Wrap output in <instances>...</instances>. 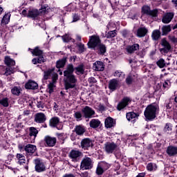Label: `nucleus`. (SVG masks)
<instances>
[{
	"mask_svg": "<svg viewBox=\"0 0 177 177\" xmlns=\"http://www.w3.org/2000/svg\"><path fill=\"white\" fill-rule=\"evenodd\" d=\"M74 73V66L73 64L68 65L66 70L64 71V81L65 89H73L75 88L77 84V77L73 74Z\"/></svg>",
	"mask_w": 177,
	"mask_h": 177,
	"instance_id": "obj_1",
	"label": "nucleus"
},
{
	"mask_svg": "<svg viewBox=\"0 0 177 177\" xmlns=\"http://www.w3.org/2000/svg\"><path fill=\"white\" fill-rule=\"evenodd\" d=\"M158 110H160V106L158 104H151L148 105L144 112L145 118L149 120V121L154 120Z\"/></svg>",
	"mask_w": 177,
	"mask_h": 177,
	"instance_id": "obj_2",
	"label": "nucleus"
},
{
	"mask_svg": "<svg viewBox=\"0 0 177 177\" xmlns=\"http://www.w3.org/2000/svg\"><path fill=\"white\" fill-rule=\"evenodd\" d=\"M102 44V40L100 37L97 35H92L89 37V41L87 44L88 48L91 49H95L97 48Z\"/></svg>",
	"mask_w": 177,
	"mask_h": 177,
	"instance_id": "obj_3",
	"label": "nucleus"
},
{
	"mask_svg": "<svg viewBox=\"0 0 177 177\" xmlns=\"http://www.w3.org/2000/svg\"><path fill=\"white\" fill-rule=\"evenodd\" d=\"M81 169H92L93 168V160L89 157H85L82 159L80 164Z\"/></svg>",
	"mask_w": 177,
	"mask_h": 177,
	"instance_id": "obj_4",
	"label": "nucleus"
},
{
	"mask_svg": "<svg viewBox=\"0 0 177 177\" xmlns=\"http://www.w3.org/2000/svg\"><path fill=\"white\" fill-rule=\"evenodd\" d=\"M34 164L36 172H44V171H46V166L42 160L39 158L35 159Z\"/></svg>",
	"mask_w": 177,
	"mask_h": 177,
	"instance_id": "obj_5",
	"label": "nucleus"
},
{
	"mask_svg": "<svg viewBox=\"0 0 177 177\" xmlns=\"http://www.w3.org/2000/svg\"><path fill=\"white\" fill-rule=\"evenodd\" d=\"M80 147L83 150H89L90 147H93V141L89 138H86L82 140Z\"/></svg>",
	"mask_w": 177,
	"mask_h": 177,
	"instance_id": "obj_6",
	"label": "nucleus"
},
{
	"mask_svg": "<svg viewBox=\"0 0 177 177\" xmlns=\"http://www.w3.org/2000/svg\"><path fill=\"white\" fill-rule=\"evenodd\" d=\"M104 149L106 154H113L117 150V144L107 142L104 145Z\"/></svg>",
	"mask_w": 177,
	"mask_h": 177,
	"instance_id": "obj_7",
	"label": "nucleus"
},
{
	"mask_svg": "<svg viewBox=\"0 0 177 177\" xmlns=\"http://www.w3.org/2000/svg\"><path fill=\"white\" fill-rule=\"evenodd\" d=\"M82 113H83L84 118H92V117L95 115V110L88 106H86L83 108L82 109Z\"/></svg>",
	"mask_w": 177,
	"mask_h": 177,
	"instance_id": "obj_8",
	"label": "nucleus"
},
{
	"mask_svg": "<svg viewBox=\"0 0 177 177\" xmlns=\"http://www.w3.org/2000/svg\"><path fill=\"white\" fill-rule=\"evenodd\" d=\"M44 142L46 147H53L54 146H55L57 140L55 137L46 136L44 137Z\"/></svg>",
	"mask_w": 177,
	"mask_h": 177,
	"instance_id": "obj_9",
	"label": "nucleus"
},
{
	"mask_svg": "<svg viewBox=\"0 0 177 177\" xmlns=\"http://www.w3.org/2000/svg\"><path fill=\"white\" fill-rule=\"evenodd\" d=\"M174 16L175 13L173 12L165 13L162 18V23H164V24H169V23L172 21V19H174Z\"/></svg>",
	"mask_w": 177,
	"mask_h": 177,
	"instance_id": "obj_10",
	"label": "nucleus"
},
{
	"mask_svg": "<svg viewBox=\"0 0 177 177\" xmlns=\"http://www.w3.org/2000/svg\"><path fill=\"white\" fill-rule=\"evenodd\" d=\"M118 88H120V82L117 79H112L109 81V88L110 91L114 92V91H116Z\"/></svg>",
	"mask_w": 177,
	"mask_h": 177,
	"instance_id": "obj_11",
	"label": "nucleus"
},
{
	"mask_svg": "<svg viewBox=\"0 0 177 177\" xmlns=\"http://www.w3.org/2000/svg\"><path fill=\"white\" fill-rule=\"evenodd\" d=\"M161 45L164 46V48L160 49V52H164V53H168V52L171 50V44H169V42H168V41H167L165 38L162 39Z\"/></svg>",
	"mask_w": 177,
	"mask_h": 177,
	"instance_id": "obj_12",
	"label": "nucleus"
},
{
	"mask_svg": "<svg viewBox=\"0 0 177 177\" xmlns=\"http://www.w3.org/2000/svg\"><path fill=\"white\" fill-rule=\"evenodd\" d=\"M35 121L37 124H44L46 121V115L44 113H38L35 115Z\"/></svg>",
	"mask_w": 177,
	"mask_h": 177,
	"instance_id": "obj_13",
	"label": "nucleus"
},
{
	"mask_svg": "<svg viewBox=\"0 0 177 177\" xmlns=\"http://www.w3.org/2000/svg\"><path fill=\"white\" fill-rule=\"evenodd\" d=\"M140 46H139V44H134L131 46H127L126 47V52H127L129 55H132V53H135L136 50H139Z\"/></svg>",
	"mask_w": 177,
	"mask_h": 177,
	"instance_id": "obj_14",
	"label": "nucleus"
},
{
	"mask_svg": "<svg viewBox=\"0 0 177 177\" xmlns=\"http://www.w3.org/2000/svg\"><path fill=\"white\" fill-rule=\"evenodd\" d=\"M37 150V147L34 145L28 144L24 147V151L26 154L31 156V154H34Z\"/></svg>",
	"mask_w": 177,
	"mask_h": 177,
	"instance_id": "obj_15",
	"label": "nucleus"
},
{
	"mask_svg": "<svg viewBox=\"0 0 177 177\" xmlns=\"http://www.w3.org/2000/svg\"><path fill=\"white\" fill-rule=\"evenodd\" d=\"M93 69L95 70V71H104V64L100 61H96L93 64Z\"/></svg>",
	"mask_w": 177,
	"mask_h": 177,
	"instance_id": "obj_16",
	"label": "nucleus"
},
{
	"mask_svg": "<svg viewBox=\"0 0 177 177\" xmlns=\"http://www.w3.org/2000/svg\"><path fill=\"white\" fill-rule=\"evenodd\" d=\"M127 119L131 122H135L139 118V113L135 112H129L126 115Z\"/></svg>",
	"mask_w": 177,
	"mask_h": 177,
	"instance_id": "obj_17",
	"label": "nucleus"
},
{
	"mask_svg": "<svg viewBox=\"0 0 177 177\" xmlns=\"http://www.w3.org/2000/svg\"><path fill=\"white\" fill-rule=\"evenodd\" d=\"M129 102H131V100L129 99V97L123 98L122 102H120L118 104L117 109L119 111H121V110H122V109H124V107H127V106H128V103H129Z\"/></svg>",
	"mask_w": 177,
	"mask_h": 177,
	"instance_id": "obj_18",
	"label": "nucleus"
},
{
	"mask_svg": "<svg viewBox=\"0 0 177 177\" xmlns=\"http://www.w3.org/2000/svg\"><path fill=\"white\" fill-rule=\"evenodd\" d=\"M166 152L169 157H175L177 155V147L169 146L167 148Z\"/></svg>",
	"mask_w": 177,
	"mask_h": 177,
	"instance_id": "obj_19",
	"label": "nucleus"
},
{
	"mask_svg": "<svg viewBox=\"0 0 177 177\" xmlns=\"http://www.w3.org/2000/svg\"><path fill=\"white\" fill-rule=\"evenodd\" d=\"M105 128H113L115 127V120L112 118H106L104 121Z\"/></svg>",
	"mask_w": 177,
	"mask_h": 177,
	"instance_id": "obj_20",
	"label": "nucleus"
},
{
	"mask_svg": "<svg viewBox=\"0 0 177 177\" xmlns=\"http://www.w3.org/2000/svg\"><path fill=\"white\" fill-rule=\"evenodd\" d=\"M147 32H149L147 28L142 27L138 29L136 35L138 38H143V37H146Z\"/></svg>",
	"mask_w": 177,
	"mask_h": 177,
	"instance_id": "obj_21",
	"label": "nucleus"
},
{
	"mask_svg": "<svg viewBox=\"0 0 177 177\" xmlns=\"http://www.w3.org/2000/svg\"><path fill=\"white\" fill-rule=\"evenodd\" d=\"M25 88L26 89H38V83L29 80L26 84Z\"/></svg>",
	"mask_w": 177,
	"mask_h": 177,
	"instance_id": "obj_22",
	"label": "nucleus"
},
{
	"mask_svg": "<svg viewBox=\"0 0 177 177\" xmlns=\"http://www.w3.org/2000/svg\"><path fill=\"white\" fill-rule=\"evenodd\" d=\"M73 132H75L79 136H81L85 133V127L82 125L75 126Z\"/></svg>",
	"mask_w": 177,
	"mask_h": 177,
	"instance_id": "obj_23",
	"label": "nucleus"
},
{
	"mask_svg": "<svg viewBox=\"0 0 177 177\" xmlns=\"http://www.w3.org/2000/svg\"><path fill=\"white\" fill-rule=\"evenodd\" d=\"M81 154H82V153L78 150H72L69 153V157L73 160H76L78 157H81Z\"/></svg>",
	"mask_w": 177,
	"mask_h": 177,
	"instance_id": "obj_24",
	"label": "nucleus"
},
{
	"mask_svg": "<svg viewBox=\"0 0 177 177\" xmlns=\"http://www.w3.org/2000/svg\"><path fill=\"white\" fill-rule=\"evenodd\" d=\"M39 15V11L37 9L29 10L28 12V17H31L32 19H35Z\"/></svg>",
	"mask_w": 177,
	"mask_h": 177,
	"instance_id": "obj_25",
	"label": "nucleus"
},
{
	"mask_svg": "<svg viewBox=\"0 0 177 177\" xmlns=\"http://www.w3.org/2000/svg\"><path fill=\"white\" fill-rule=\"evenodd\" d=\"M53 71H55V68H49L47 71L44 72V80H50L52 78V74H53Z\"/></svg>",
	"mask_w": 177,
	"mask_h": 177,
	"instance_id": "obj_26",
	"label": "nucleus"
},
{
	"mask_svg": "<svg viewBox=\"0 0 177 177\" xmlns=\"http://www.w3.org/2000/svg\"><path fill=\"white\" fill-rule=\"evenodd\" d=\"M151 38L153 41H158L161 38V32L160 30H154L152 32Z\"/></svg>",
	"mask_w": 177,
	"mask_h": 177,
	"instance_id": "obj_27",
	"label": "nucleus"
},
{
	"mask_svg": "<svg viewBox=\"0 0 177 177\" xmlns=\"http://www.w3.org/2000/svg\"><path fill=\"white\" fill-rule=\"evenodd\" d=\"M91 128H99L100 127V120L97 119H93L90 121Z\"/></svg>",
	"mask_w": 177,
	"mask_h": 177,
	"instance_id": "obj_28",
	"label": "nucleus"
},
{
	"mask_svg": "<svg viewBox=\"0 0 177 177\" xmlns=\"http://www.w3.org/2000/svg\"><path fill=\"white\" fill-rule=\"evenodd\" d=\"M29 50H31V53L32 55H33V56H41L44 53V51H42V50H40L38 47L35 48V49L33 50L29 48Z\"/></svg>",
	"mask_w": 177,
	"mask_h": 177,
	"instance_id": "obj_29",
	"label": "nucleus"
},
{
	"mask_svg": "<svg viewBox=\"0 0 177 177\" xmlns=\"http://www.w3.org/2000/svg\"><path fill=\"white\" fill-rule=\"evenodd\" d=\"M59 122H60V119L57 117H54L50 120V125L53 128L57 127Z\"/></svg>",
	"mask_w": 177,
	"mask_h": 177,
	"instance_id": "obj_30",
	"label": "nucleus"
},
{
	"mask_svg": "<svg viewBox=\"0 0 177 177\" xmlns=\"http://www.w3.org/2000/svg\"><path fill=\"white\" fill-rule=\"evenodd\" d=\"M75 74H77V75H81L82 74H84V73H85V69H84L83 64L79 65L78 66L75 68Z\"/></svg>",
	"mask_w": 177,
	"mask_h": 177,
	"instance_id": "obj_31",
	"label": "nucleus"
},
{
	"mask_svg": "<svg viewBox=\"0 0 177 177\" xmlns=\"http://www.w3.org/2000/svg\"><path fill=\"white\" fill-rule=\"evenodd\" d=\"M169 32H171V25H166L162 27V35H167Z\"/></svg>",
	"mask_w": 177,
	"mask_h": 177,
	"instance_id": "obj_32",
	"label": "nucleus"
},
{
	"mask_svg": "<svg viewBox=\"0 0 177 177\" xmlns=\"http://www.w3.org/2000/svg\"><path fill=\"white\" fill-rule=\"evenodd\" d=\"M73 117L75 118L76 121H82V118H84V116L81 111H75Z\"/></svg>",
	"mask_w": 177,
	"mask_h": 177,
	"instance_id": "obj_33",
	"label": "nucleus"
},
{
	"mask_svg": "<svg viewBox=\"0 0 177 177\" xmlns=\"http://www.w3.org/2000/svg\"><path fill=\"white\" fill-rule=\"evenodd\" d=\"M66 62H67L66 58H63L61 60L57 61L56 64L57 68H63V67L66 66Z\"/></svg>",
	"mask_w": 177,
	"mask_h": 177,
	"instance_id": "obj_34",
	"label": "nucleus"
},
{
	"mask_svg": "<svg viewBox=\"0 0 177 177\" xmlns=\"http://www.w3.org/2000/svg\"><path fill=\"white\" fill-rule=\"evenodd\" d=\"M5 64L7 66H8V67H10V66H15V64H16V62L12 58H10L9 57H5Z\"/></svg>",
	"mask_w": 177,
	"mask_h": 177,
	"instance_id": "obj_35",
	"label": "nucleus"
},
{
	"mask_svg": "<svg viewBox=\"0 0 177 177\" xmlns=\"http://www.w3.org/2000/svg\"><path fill=\"white\" fill-rule=\"evenodd\" d=\"M38 129H37V128L35 127H30L29 128V136H34V138H35L37 136V135H38Z\"/></svg>",
	"mask_w": 177,
	"mask_h": 177,
	"instance_id": "obj_36",
	"label": "nucleus"
},
{
	"mask_svg": "<svg viewBox=\"0 0 177 177\" xmlns=\"http://www.w3.org/2000/svg\"><path fill=\"white\" fill-rule=\"evenodd\" d=\"M0 104L3 106V107H9V98L3 97L0 99Z\"/></svg>",
	"mask_w": 177,
	"mask_h": 177,
	"instance_id": "obj_37",
	"label": "nucleus"
},
{
	"mask_svg": "<svg viewBox=\"0 0 177 177\" xmlns=\"http://www.w3.org/2000/svg\"><path fill=\"white\" fill-rule=\"evenodd\" d=\"M147 169L148 171H150L151 172L156 171L157 170V165H156V163L150 162L147 165Z\"/></svg>",
	"mask_w": 177,
	"mask_h": 177,
	"instance_id": "obj_38",
	"label": "nucleus"
},
{
	"mask_svg": "<svg viewBox=\"0 0 177 177\" xmlns=\"http://www.w3.org/2000/svg\"><path fill=\"white\" fill-rule=\"evenodd\" d=\"M99 49V54L100 55H104V53L106 52V45L103 44H100V45H98L97 46Z\"/></svg>",
	"mask_w": 177,
	"mask_h": 177,
	"instance_id": "obj_39",
	"label": "nucleus"
},
{
	"mask_svg": "<svg viewBox=\"0 0 177 177\" xmlns=\"http://www.w3.org/2000/svg\"><path fill=\"white\" fill-rule=\"evenodd\" d=\"M10 20V14H6L3 16L1 20V24L6 25Z\"/></svg>",
	"mask_w": 177,
	"mask_h": 177,
	"instance_id": "obj_40",
	"label": "nucleus"
},
{
	"mask_svg": "<svg viewBox=\"0 0 177 177\" xmlns=\"http://www.w3.org/2000/svg\"><path fill=\"white\" fill-rule=\"evenodd\" d=\"M156 64L159 68H164V67L166 66L165 60L160 58L156 62Z\"/></svg>",
	"mask_w": 177,
	"mask_h": 177,
	"instance_id": "obj_41",
	"label": "nucleus"
},
{
	"mask_svg": "<svg viewBox=\"0 0 177 177\" xmlns=\"http://www.w3.org/2000/svg\"><path fill=\"white\" fill-rule=\"evenodd\" d=\"M148 16H150L151 17H152V19L154 17H158V9L151 10L149 11V13L148 14Z\"/></svg>",
	"mask_w": 177,
	"mask_h": 177,
	"instance_id": "obj_42",
	"label": "nucleus"
},
{
	"mask_svg": "<svg viewBox=\"0 0 177 177\" xmlns=\"http://www.w3.org/2000/svg\"><path fill=\"white\" fill-rule=\"evenodd\" d=\"M114 77H118V78H121V80H124L125 78V73L124 72H121L120 71H116L114 74Z\"/></svg>",
	"mask_w": 177,
	"mask_h": 177,
	"instance_id": "obj_43",
	"label": "nucleus"
},
{
	"mask_svg": "<svg viewBox=\"0 0 177 177\" xmlns=\"http://www.w3.org/2000/svg\"><path fill=\"white\" fill-rule=\"evenodd\" d=\"M15 73V69H13L12 67L8 66L6 68V72L4 73V75H10V74H13Z\"/></svg>",
	"mask_w": 177,
	"mask_h": 177,
	"instance_id": "obj_44",
	"label": "nucleus"
},
{
	"mask_svg": "<svg viewBox=\"0 0 177 177\" xmlns=\"http://www.w3.org/2000/svg\"><path fill=\"white\" fill-rule=\"evenodd\" d=\"M62 41H64V42H70V41H71V42H75V40L73 39L71 37H70V35H65L62 36Z\"/></svg>",
	"mask_w": 177,
	"mask_h": 177,
	"instance_id": "obj_45",
	"label": "nucleus"
},
{
	"mask_svg": "<svg viewBox=\"0 0 177 177\" xmlns=\"http://www.w3.org/2000/svg\"><path fill=\"white\" fill-rule=\"evenodd\" d=\"M11 92L12 95L19 96V95H20V87L15 86L14 88H12Z\"/></svg>",
	"mask_w": 177,
	"mask_h": 177,
	"instance_id": "obj_46",
	"label": "nucleus"
},
{
	"mask_svg": "<svg viewBox=\"0 0 177 177\" xmlns=\"http://www.w3.org/2000/svg\"><path fill=\"white\" fill-rule=\"evenodd\" d=\"M133 77H135V75H129L127 77L126 84L127 85H131L132 82H133Z\"/></svg>",
	"mask_w": 177,
	"mask_h": 177,
	"instance_id": "obj_47",
	"label": "nucleus"
},
{
	"mask_svg": "<svg viewBox=\"0 0 177 177\" xmlns=\"http://www.w3.org/2000/svg\"><path fill=\"white\" fill-rule=\"evenodd\" d=\"M98 165L103 169L104 171H106V169H109V164H107V162H101L98 163Z\"/></svg>",
	"mask_w": 177,
	"mask_h": 177,
	"instance_id": "obj_48",
	"label": "nucleus"
},
{
	"mask_svg": "<svg viewBox=\"0 0 177 177\" xmlns=\"http://www.w3.org/2000/svg\"><path fill=\"white\" fill-rule=\"evenodd\" d=\"M171 131H172V124L171 123H167L164 128V131L169 133Z\"/></svg>",
	"mask_w": 177,
	"mask_h": 177,
	"instance_id": "obj_49",
	"label": "nucleus"
},
{
	"mask_svg": "<svg viewBox=\"0 0 177 177\" xmlns=\"http://www.w3.org/2000/svg\"><path fill=\"white\" fill-rule=\"evenodd\" d=\"M37 61L38 64H42V63H45V62H46V58H45V57L41 54V55L38 56Z\"/></svg>",
	"mask_w": 177,
	"mask_h": 177,
	"instance_id": "obj_50",
	"label": "nucleus"
},
{
	"mask_svg": "<svg viewBox=\"0 0 177 177\" xmlns=\"http://www.w3.org/2000/svg\"><path fill=\"white\" fill-rule=\"evenodd\" d=\"M150 8L147 6H145L142 8V12L145 14V15H149V13H150Z\"/></svg>",
	"mask_w": 177,
	"mask_h": 177,
	"instance_id": "obj_51",
	"label": "nucleus"
},
{
	"mask_svg": "<svg viewBox=\"0 0 177 177\" xmlns=\"http://www.w3.org/2000/svg\"><path fill=\"white\" fill-rule=\"evenodd\" d=\"M77 48L80 53H83V52H85V46L82 43L77 44Z\"/></svg>",
	"mask_w": 177,
	"mask_h": 177,
	"instance_id": "obj_52",
	"label": "nucleus"
},
{
	"mask_svg": "<svg viewBox=\"0 0 177 177\" xmlns=\"http://www.w3.org/2000/svg\"><path fill=\"white\" fill-rule=\"evenodd\" d=\"M115 35H117L115 30H111L108 32V33L106 34V38H114Z\"/></svg>",
	"mask_w": 177,
	"mask_h": 177,
	"instance_id": "obj_53",
	"label": "nucleus"
},
{
	"mask_svg": "<svg viewBox=\"0 0 177 177\" xmlns=\"http://www.w3.org/2000/svg\"><path fill=\"white\" fill-rule=\"evenodd\" d=\"M104 173V170L102 169V167L99 165H97V169H96L97 175H103Z\"/></svg>",
	"mask_w": 177,
	"mask_h": 177,
	"instance_id": "obj_54",
	"label": "nucleus"
},
{
	"mask_svg": "<svg viewBox=\"0 0 177 177\" xmlns=\"http://www.w3.org/2000/svg\"><path fill=\"white\" fill-rule=\"evenodd\" d=\"M51 78L53 80V82H56V81H57V78H59V75L57 73H55V71H53Z\"/></svg>",
	"mask_w": 177,
	"mask_h": 177,
	"instance_id": "obj_55",
	"label": "nucleus"
},
{
	"mask_svg": "<svg viewBox=\"0 0 177 177\" xmlns=\"http://www.w3.org/2000/svg\"><path fill=\"white\" fill-rule=\"evenodd\" d=\"M40 13H46L48 11V6H41V9H39Z\"/></svg>",
	"mask_w": 177,
	"mask_h": 177,
	"instance_id": "obj_56",
	"label": "nucleus"
},
{
	"mask_svg": "<svg viewBox=\"0 0 177 177\" xmlns=\"http://www.w3.org/2000/svg\"><path fill=\"white\" fill-rule=\"evenodd\" d=\"M48 86L49 89L48 90L49 93H52L53 92V89H55V84L50 83Z\"/></svg>",
	"mask_w": 177,
	"mask_h": 177,
	"instance_id": "obj_57",
	"label": "nucleus"
},
{
	"mask_svg": "<svg viewBox=\"0 0 177 177\" xmlns=\"http://www.w3.org/2000/svg\"><path fill=\"white\" fill-rule=\"evenodd\" d=\"M168 38L169 41H171V42H172L173 44H177V38L175 36L169 35Z\"/></svg>",
	"mask_w": 177,
	"mask_h": 177,
	"instance_id": "obj_58",
	"label": "nucleus"
},
{
	"mask_svg": "<svg viewBox=\"0 0 177 177\" xmlns=\"http://www.w3.org/2000/svg\"><path fill=\"white\" fill-rule=\"evenodd\" d=\"M37 107L38 109H40L41 110H42V109H44V102H42V101H39V102H37Z\"/></svg>",
	"mask_w": 177,
	"mask_h": 177,
	"instance_id": "obj_59",
	"label": "nucleus"
},
{
	"mask_svg": "<svg viewBox=\"0 0 177 177\" xmlns=\"http://www.w3.org/2000/svg\"><path fill=\"white\" fill-rule=\"evenodd\" d=\"M98 110L99 111H101V113H103V111H106V106L102 104H100L98 105Z\"/></svg>",
	"mask_w": 177,
	"mask_h": 177,
	"instance_id": "obj_60",
	"label": "nucleus"
},
{
	"mask_svg": "<svg viewBox=\"0 0 177 177\" xmlns=\"http://www.w3.org/2000/svg\"><path fill=\"white\" fill-rule=\"evenodd\" d=\"M73 23H75V21H78V20H80V16L77 14H75L73 15Z\"/></svg>",
	"mask_w": 177,
	"mask_h": 177,
	"instance_id": "obj_61",
	"label": "nucleus"
},
{
	"mask_svg": "<svg viewBox=\"0 0 177 177\" xmlns=\"http://www.w3.org/2000/svg\"><path fill=\"white\" fill-rule=\"evenodd\" d=\"M171 86V82L169 80L165 81L163 84V88H169Z\"/></svg>",
	"mask_w": 177,
	"mask_h": 177,
	"instance_id": "obj_62",
	"label": "nucleus"
},
{
	"mask_svg": "<svg viewBox=\"0 0 177 177\" xmlns=\"http://www.w3.org/2000/svg\"><path fill=\"white\" fill-rule=\"evenodd\" d=\"M88 81L90 84H96V79L95 77H89Z\"/></svg>",
	"mask_w": 177,
	"mask_h": 177,
	"instance_id": "obj_63",
	"label": "nucleus"
},
{
	"mask_svg": "<svg viewBox=\"0 0 177 177\" xmlns=\"http://www.w3.org/2000/svg\"><path fill=\"white\" fill-rule=\"evenodd\" d=\"M17 158L18 160H22L23 158H26V156H24L21 153H17Z\"/></svg>",
	"mask_w": 177,
	"mask_h": 177,
	"instance_id": "obj_64",
	"label": "nucleus"
}]
</instances>
